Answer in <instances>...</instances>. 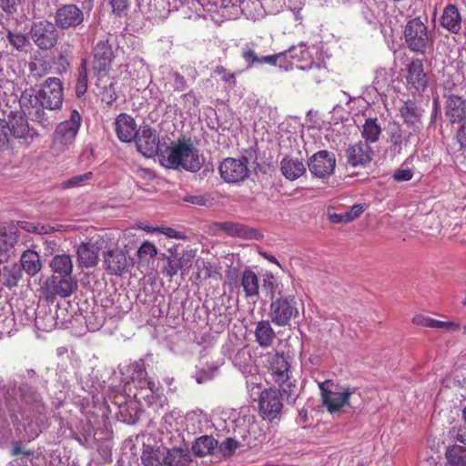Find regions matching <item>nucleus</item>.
<instances>
[{
  "label": "nucleus",
  "mask_w": 466,
  "mask_h": 466,
  "mask_svg": "<svg viewBox=\"0 0 466 466\" xmlns=\"http://www.w3.org/2000/svg\"><path fill=\"white\" fill-rule=\"evenodd\" d=\"M19 415L15 413L5 391L0 387V444L13 437V424L15 436L20 440L33 441L42 431L46 420V407L39 394L28 387L20 389Z\"/></svg>",
  "instance_id": "1"
},
{
  "label": "nucleus",
  "mask_w": 466,
  "mask_h": 466,
  "mask_svg": "<svg viewBox=\"0 0 466 466\" xmlns=\"http://www.w3.org/2000/svg\"><path fill=\"white\" fill-rule=\"evenodd\" d=\"M37 136L30 128L25 114L12 112L7 119H0V151L14 147L15 141L22 145H29Z\"/></svg>",
  "instance_id": "2"
},
{
  "label": "nucleus",
  "mask_w": 466,
  "mask_h": 466,
  "mask_svg": "<svg viewBox=\"0 0 466 466\" xmlns=\"http://www.w3.org/2000/svg\"><path fill=\"white\" fill-rule=\"evenodd\" d=\"M160 163L167 168L182 167L187 171L197 172L203 165V157L190 143L180 142L161 151Z\"/></svg>",
  "instance_id": "3"
},
{
  "label": "nucleus",
  "mask_w": 466,
  "mask_h": 466,
  "mask_svg": "<svg viewBox=\"0 0 466 466\" xmlns=\"http://www.w3.org/2000/svg\"><path fill=\"white\" fill-rule=\"evenodd\" d=\"M287 61L294 68L299 70H311L316 69L319 72L318 76L314 78L316 82H320L321 77L326 73L324 66L322 54L319 48L316 46H308L306 43L301 42L298 45L291 46L289 49L285 50Z\"/></svg>",
  "instance_id": "4"
},
{
  "label": "nucleus",
  "mask_w": 466,
  "mask_h": 466,
  "mask_svg": "<svg viewBox=\"0 0 466 466\" xmlns=\"http://www.w3.org/2000/svg\"><path fill=\"white\" fill-rule=\"evenodd\" d=\"M129 380L125 381L131 392V385L137 389L134 397L137 401H144L147 405L152 406L159 397L160 385L158 382L147 378L145 364L142 360L130 364L127 369Z\"/></svg>",
  "instance_id": "5"
},
{
  "label": "nucleus",
  "mask_w": 466,
  "mask_h": 466,
  "mask_svg": "<svg viewBox=\"0 0 466 466\" xmlns=\"http://www.w3.org/2000/svg\"><path fill=\"white\" fill-rule=\"evenodd\" d=\"M81 122V115L76 109H74L69 119L56 126L53 134V146L57 152H65L74 145Z\"/></svg>",
  "instance_id": "6"
},
{
  "label": "nucleus",
  "mask_w": 466,
  "mask_h": 466,
  "mask_svg": "<svg viewBox=\"0 0 466 466\" xmlns=\"http://www.w3.org/2000/svg\"><path fill=\"white\" fill-rule=\"evenodd\" d=\"M64 100L62 82L57 77L46 79L35 96V101L40 107L56 110L62 106Z\"/></svg>",
  "instance_id": "7"
},
{
  "label": "nucleus",
  "mask_w": 466,
  "mask_h": 466,
  "mask_svg": "<svg viewBox=\"0 0 466 466\" xmlns=\"http://www.w3.org/2000/svg\"><path fill=\"white\" fill-rule=\"evenodd\" d=\"M328 382L325 381L319 384V389L323 403L331 414L340 412L343 408L347 406L352 407L354 403H357L356 398L360 399V394L355 389L347 387L342 391H331L325 388Z\"/></svg>",
  "instance_id": "8"
},
{
  "label": "nucleus",
  "mask_w": 466,
  "mask_h": 466,
  "mask_svg": "<svg viewBox=\"0 0 466 466\" xmlns=\"http://www.w3.org/2000/svg\"><path fill=\"white\" fill-rule=\"evenodd\" d=\"M92 71L94 76L97 78L96 86L99 81L107 76L115 58V54L108 39L99 40L93 50Z\"/></svg>",
  "instance_id": "9"
},
{
  "label": "nucleus",
  "mask_w": 466,
  "mask_h": 466,
  "mask_svg": "<svg viewBox=\"0 0 466 466\" xmlns=\"http://www.w3.org/2000/svg\"><path fill=\"white\" fill-rule=\"evenodd\" d=\"M299 313L294 297H280L270 304L269 316L271 321L279 327L289 325L292 319L299 316Z\"/></svg>",
  "instance_id": "10"
},
{
  "label": "nucleus",
  "mask_w": 466,
  "mask_h": 466,
  "mask_svg": "<svg viewBox=\"0 0 466 466\" xmlns=\"http://www.w3.org/2000/svg\"><path fill=\"white\" fill-rule=\"evenodd\" d=\"M404 39L410 50L423 53L430 41L427 26L419 18L410 20L404 29Z\"/></svg>",
  "instance_id": "11"
},
{
  "label": "nucleus",
  "mask_w": 466,
  "mask_h": 466,
  "mask_svg": "<svg viewBox=\"0 0 466 466\" xmlns=\"http://www.w3.org/2000/svg\"><path fill=\"white\" fill-rule=\"evenodd\" d=\"M30 35L35 46L41 50H49L57 43L58 33L56 25L46 20L34 23Z\"/></svg>",
  "instance_id": "12"
},
{
  "label": "nucleus",
  "mask_w": 466,
  "mask_h": 466,
  "mask_svg": "<svg viewBox=\"0 0 466 466\" xmlns=\"http://www.w3.org/2000/svg\"><path fill=\"white\" fill-rule=\"evenodd\" d=\"M218 169L222 179L228 183L241 182L249 175L247 158L228 157L220 163Z\"/></svg>",
  "instance_id": "13"
},
{
  "label": "nucleus",
  "mask_w": 466,
  "mask_h": 466,
  "mask_svg": "<svg viewBox=\"0 0 466 466\" xmlns=\"http://www.w3.org/2000/svg\"><path fill=\"white\" fill-rule=\"evenodd\" d=\"M76 288V281L72 276H53L45 283L42 289L46 299H53L56 296L69 297Z\"/></svg>",
  "instance_id": "14"
},
{
  "label": "nucleus",
  "mask_w": 466,
  "mask_h": 466,
  "mask_svg": "<svg viewBox=\"0 0 466 466\" xmlns=\"http://www.w3.org/2000/svg\"><path fill=\"white\" fill-rule=\"evenodd\" d=\"M309 172L316 177L325 178L332 175L336 167L334 153L320 150L315 153L309 160Z\"/></svg>",
  "instance_id": "15"
},
{
  "label": "nucleus",
  "mask_w": 466,
  "mask_h": 466,
  "mask_svg": "<svg viewBox=\"0 0 466 466\" xmlns=\"http://www.w3.org/2000/svg\"><path fill=\"white\" fill-rule=\"evenodd\" d=\"M134 140L137 150L143 156L152 157L158 153L159 138L155 129L149 127H141Z\"/></svg>",
  "instance_id": "16"
},
{
  "label": "nucleus",
  "mask_w": 466,
  "mask_h": 466,
  "mask_svg": "<svg viewBox=\"0 0 466 466\" xmlns=\"http://www.w3.org/2000/svg\"><path fill=\"white\" fill-rule=\"evenodd\" d=\"M105 266L110 275L121 276L132 266V258L127 252L116 248L110 249L104 255Z\"/></svg>",
  "instance_id": "17"
},
{
  "label": "nucleus",
  "mask_w": 466,
  "mask_h": 466,
  "mask_svg": "<svg viewBox=\"0 0 466 466\" xmlns=\"http://www.w3.org/2000/svg\"><path fill=\"white\" fill-rule=\"evenodd\" d=\"M268 363L272 379L277 384L282 385L289 380L290 364L283 353H269Z\"/></svg>",
  "instance_id": "18"
},
{
  "label": "nucleus",
  "mask_w": 466,
  "mask_h": 466,
  "mask_svg": "<svg viewBox=\"0 0 466 466\" xmlns=\"http://www.w3.org/2000/svg\"><path fill=\"white\" fill-rule=\"evenodd\" d=\"M56 25L61 29L76 27L84 21V13L76 5H65L57 9Z\"/></svg>",
  "instance_id": "19"
},
{
  "label": "nucleus",
  "mask_w": 466,
  "mask_h": 466,
  "mask_svg": "<svg viewBox=\"0 0 466 466\" xmlns=\"http://www.w3.org/2000/svg\"><path fill=\"white\" fill-rule=\"evenodd\" d=\"M283 408L281 393L277 389L264 390L259 395V410L269 419H274Z\"/></svg>",
  "instance_id": "20"
},
{
  "label": "nucleus",
  "mask_w": 466,
  "mask_h": 466,
  "mask_svg": "<svg viewBox=\"0 0 466 466\" xmlns=\"http://www.w3.org/2000/svg\"><path fill=\"white\" fill-rule=\"evenodd\" d=\"M348 163L352 167H364L373 157V150L367 143L360 141L350 145L346 150Z\"/></svg>",
  "instance_id": "21"
},
{
  "label": "nucleus",
  "mask_w": 466,
  "mask_h": 466,
  "mask_svg": "<svg viewBox=\"0 0 466 466\" xmlns=\"http://www.w3.org/2000/svg\"><path fill=\"white\" fill-rule=\"evenodd\" d=\"M215 227L233 238H240L244 239H259L262 237L258 230L253 228H249L239 222H218L215 224Z\"/></svg>",
  "instance_id": "22"
},
{
  "label": "nucleus",
  "mask_w": 466,
  "mask_h": 466,
  "mask_svg": "<svg viewBox=\"0 0 466 466\" xmlns=\"http://www.w3.org/2000/svg\"><path fill=\"white\" fill-rule=\"evenodd\" d=\"M115 129L118 139L126 143L134 141L139 132L135 119L126 113L119 114L116 117Z\"/></svg>",
  "instance_id": "23"
},
{
  "label": "nucleus",
  "mask_w": 466,
  "mask_h": 466,
  "mask_svg": "<svg viewBox=\"0 0 466 466\" xmlns=\"http://www.w3.org/2000/svg\"><path fill=\"white\" fill-rule=\"evenodd\" d=\"M406 80L409 88L413 89L414 92H422L425 90L428 85V78L424 73L421 61L415 60L409 65Z\"/></svg>",
  "instance_id": "24"
},
{
  "label": "nucleus",
  "mask_w": 466,
  "mask_h": 466,
  "mask_svg": "<svg viewBox=\"0 0 466 466\" xmlns=\"http://www.w3.org/2000/svg\"><path fill=\"white\" fill-rule=\"evenodd\" d=\"M443 96L447 97L463 96L466 94V78L460 73L448 76L442 82Z\"/></svg>",
  "instance_id": "25"
},
{
  "label": "nucleus",
  "mask_w": 466,
  "mask_h": 466,
  "mask_svg": "<svg viewBox=\"0 0 466 466\" xmlns=\"http://www.w3.org/2000/svg\"><path fill=\"white\" fill-rule=\"evenodd\" d=\"M441 25L443 28L452 34H458L461 29V16L458 7L454 5H448L441 17Z\"/></svg>",
  "instance_id": "26"
},
{
  "label": "nucleus",
  "mask_w": 466,
  "mask_h": 466,
  "mask_svg": "<svg viewBox=\"0 0 466 466\" xmlns=\"http://www.w3.org/2000/svg\"><path fill=\"white\" fill-rule=\"evenodd\" d=\"M466 101L463 96L447 97L446 116L451 123H461L466 117Z\"/></svg>",
  "instance_id": "27"
},
{
  "label": "nucleus",
  "mask_w": 466,
  "mask_h": 466,
  "mask_svg": "<svg viewBox=\"0 0 466 466\" xmlns=\"http://www.w3.org/2000/svg\"><path fill=\"white\" fill-rule=\"evenodd\" d=\"M240 286L247 298H258L259 293V279L249 268H245L241 272Z\"/></svg>",
  "instance_id": "28"
},
{
  "label": "nucleus",
  "mask_w": 466,
  "mask_h": 466,
  "mask_svg": "<svg viewBox=\"0 0 466 466\" xmlns=\"http://www.w3.org/2000/svg\"><path fill=\"white\" fill-rule=\"evenodd\" d=\"M283 176L289 180H296L306 172L304 163L299 159L284 157L280 163Z\"/></svg>",
  "instance_id": "29"
},
{
  "label": "nucleus",
  "mask_w": 466,
  "mask_h": 466,
  "mask_svg": "<svg viewBox=\"0 0 466 466\" xmlns=\"http://www.w3.org/2000/svg\"><path fill=\"white\" fill-rule=\"evenodd\" d=\"M254 333L256 341L262 348H268L271 346L276 337L275 331L268 320H261L258 322Z\"/></svg>",
  "instance_id": "30"
},
{
  "label": "nucleus",
  "mask_w": 466,
  "mask_h": 466,
  "mask_svg": "<svg viewBox=\"0 0 466 466\" xmlns=\"http://www.w3.org/2000/svg\"><path fill=\"white\" fill-rule=\"evenodd\" d=\"M98 248L90 244H81L77 248L78 261L81 267L91 268L98 262Z\"/></svg>",
  "instance_id": "31"
},
{
  "label": "nucleus",
  "mask_w": 466,
  "mask_h": 466,
  "mask_svg": "<svg viewBox=\"0 0 466 466\" xmlns=\"http://www.w3.org/2000/svg\"><path fill=\"white\" fill-rule=\"evenodd\" d=\"M191 461V454L187 450L171 449L165 453L166 466H188Z\"/></svg>",
  "instance_id": "32"
},
{
  "label": "nucleus",
  "mask_w": 466,
  "mask_h": 466,
  "mask_svg": "<svg viewBox=\"0 0 466 466\" xmlns=\"http://www.w3.org/2000/svg\"><path fill=\"white\" fill-rule=\"evenodd\" d=\"M234 424L232 429L241 438H247L250 433V430L255 427L254 417L249 415H240V413L234 412V419L232 420Z\"/></svg>",
  "instance_id": "33"
},
{
  "label": "nucleus",
  "mask_w": 466,
  "mask_h": 466,
  "mask_svg": "<svg viewBox=\"0 0 466 466\" xmlns=\"http://www.w3.org/2000/svg\"><path fill=\"white\" fill-rule=\"evenodd\" d=\"M381 134V127L377 118L370 117L365 120L361 130V137L364 143H375L379 140Z\"/></svg>",
  "instance_id": "34"
},
{
  "label": "nucleus",
  "mask_w": 466,
  "mask_h": 466,
  "mask_svg": "<svg viewBox=\"0 0 466 466\" xmlns=\"http://www.w3.org/2000/svg\"><path fill=\"white\" fill-rule=\"evenodd\" d=\"M50 267L55 274H58L59 276H72L73 262L69 255L63 254L55 256L50 262Z\"/></svg>",
  "instance_id": "35"
},
{
  "label": "nucleus",
  "mask_w": 466,
  "mask_h": 466,
  "mask_svg": "<svg viewBox=\"0 0 466 466\" xmlns=\"http://www.w3.org/2000/svg\"><path fill=\"white\" fill-rule=\"evenodd\" d=\"M445 466H466V447L461 445H452L446 450Z\"/></svg>",
  "instance_id": "36"
},
{
  "label": "nucleus",
  "mask_w": 466,
  "mask_h": 466,
  "mask_svg": "<svg viewBox=\"0 0 466 466\" xmlns=\"http://www.w3.org/2000/svg\"><path fill=\"white\" fill-rule=\"evenodd\" d=\"M21 266L28 275H35L41 269L39 255L31 249L25 251L21 256Z\"/></svg>",
  "instance_id": "37"
},
{
  "label": "nucleus",
  "mask_w": 466,
  "mask_h": 466,
  "mask_svg": "<svg viewBox=\"0 0 466 466\" xmlns=\"http://www.w3.org/2000/svg\"><path fill=\"white\" fill-rule=\"evenodd\" d=\"M392 82V74L390 70L380 67L375 71L372 86L380 95H385Z\"/></svg>",
  "instance_id": "38"
},
{
  "label": "nucleus",
  "mask_w": 466,
  "mask_h": 466,
  "mask_svg": "<svg viewBox=\"0 0 466 466\" xmlns=\"http://www.w3.org/2000/svg\"><path fill=\"white\" fill-rule=\"evenodd\" d=\"M401 117L404 122L417 126L420 123L421 116V110L416 106V104L410 100L406 101L400 108Z\"/></svg>",
  "instance_id": "39"
},
{
  "label": "nucleus",
  "mask_w": 466,
  "mask_h": 466,
  "mask_svg": "<svg viewBox=\"0 0 466 466\" xmlns=\"http://www.w3.org/2000/svg\"><path fill=\"white\" fill-rule=\"evenodd\" d=\"M218 442L211 436H202L196 440L192 445V451L198 457H204L211 454Z\"/></svg>",
  "instance_id": "40"
},
{
  "label": "nucleus",
  "mask_w": 466,
  "mask_h": 466,
  "mask_svg": "<svg viewBox=\"0 0 466 466\" xmlns=\"http://www.w3.org/2000/svg\"><path fill=\"white\" fill-rule=\"evenodd\" d=\"M258 45L251 41L245 43L241 47V57L247 65V69H250L259 65L261 56L257 52Z\"/></svg>",
  "instance_id": "41"
},
{
  "label": "nucleus",
  "mask_w": 466,
  "mask_h": 466,
  "mask_svg": "<svg viewBox=\"0 0 466 466\" xmlns=\"http://www.w3.org/2000/svg\"><path fill=\"white\" fill-rule=\"evenodd\" d=\"M143 466H163L165 465V453L159 449L147 447L141 455Z\"/></svg>",
  "instance_id": "42"
},
{
  "label": "nucleus",
  "mask_w": 466,
  "mask_h": 466,
  "mask_svg": "<svg viewBox=\"0 0 466 466\" xmlns=\"http://www.w3.org/2000/svg\"><path fill=\"white\" fill-rule=\"evenodd\" d=\"M22 276L21 268L17 264L4 267L0 279L8 288L15 286Z\"/></svg>",
  "instance_id": "43"
},
{
  "label": "nucleus",
  "mask_w": 466,
  "mask_h": 466,
  "mask_svg": "<svg viewBox=\"0 0 466 466\" xmlns=\"http://www.w3.org/2000/svg\"><path fill=\"white\" fill-rule=\"evenodd\" d=\"M268 64L271 66H279L283 71L293 70V66L287 61L286 52H279L273 55L261 56L259 65Z\"/></svg>",
  "instance_id": "44"
},
{
  "label": "nucleus",
  "mask_w": 466,
  "mask_h": 466,
  "mask_svg": "<svg viewBox=\"0 0 466 466\" xmlns=\"http://www.w3.org/2000/svg\"><path fill=\"white\" fill-rule=\"evenodd\" d=\"M6 37L10 45L17 51H26L30 46L28 37L20 32L8 30Z\"/></svg>",
  "instance_id": "45"
},
{
  "label": "nucleus",
  "mask_w": 466,
  "mask_h": 466,
  "mask_svg": "<svg viewBox=\"0 0 466 466\" xmlns=\"http://www.w3.org/2000/svg\"><path fill=\"white\" fill-rule=\"evenodd\" d=\"M182 268V258L171 256L167 258V263L164 265L162 272L166 277L171 279Z\"/></svg>",
  "instance_id": "46"
},
{
  "label": "nucleus",
  "mask_w": 466,
  "mask_h": 466,
  "mask_svg": "<svg viewBox=\"0 0 466 466\" xmlns=\"http://www.w3.org/2000/svg\"><path fill=\"white\" fill-rule=\"evenodd\" d=\"M87 89V70L86 62L83 60L78 71V78L76 84V94L77 97L84 96Z\"/></svg>",
  "instance_id": "47"
},
{
  "label": "nucleus",
  "mask_w": 466,
  "mask_h": 466,
  "mask_svg": "<svg viewBox=\"0 0 466 466\" xmlns=\"http://www.w3.org/2000/svg\"><path fill=\"white\" fill-rule=\"evenodd\" d=\"M93 177L94 175L92 172H86L72 177L71 178L64 181L62 185L65 188L79 187L87 184L90 180L93 179Z\"/></svg>",
  "instance_id": "48"
},
{
  "label": "nucleus",
  "mask_w": 466,
  "mask_h": 466,
  "mask_svg": "<svg viewBox=\"0 0 466 466\" xmlns=\"http://www.w3.org/2000/svg\"><path fill=\"white\" fill-rule=\"evenodd\" d=\"M17 225L20 228L37 234H48L53 231V228L47 225H42L39 223H32L28 221H18Z\"/></svg>",
  "instance_id": "49"
},
{
  "label": "nucleus",
  "mask_w": 466,
  "mask_h": 466,
  "mask_svg": "<svg viewBox=\"0 0 466 466\" xmlns=\"http://www.w3.org/2000/svg\"><path fill=\"white\" fill-rule=\"evenodd\" d=\"M157 254V248L155 246V244L145 241L141 244V246L138 248L137 255L138 259L140 260V263L143 260H147L149 258H153Z\"/></svg>",
  "instance_id": "50"
},
{
  "label": "nucleus",
  "mask_w": 466,
  "mask_h": 466,
  "mask_svg": "<svg viewBox=\"0 0 466 466\" xmlns=\"http://www.w3.org/2000/svg\"><path fill=\"white\" fill-rule=\"evenodd\" d=\"M15 238L12 233H7L5 227L0 225V254L7 253L14 246Z\"/></svg>",
  "instance_id": "51"
},
{
  "label": "nucleus",
  "mask_w": 466,
  "mask_h": 466,
  "mask_svg": "<svg viewBox=\"0 0 466 466\" xmlns=\"http://www.w3.org/2000/svg\"><path fill=\"white\" fill-rule=\"evenodd\" d=\"M279 386L282 389V392L285 395L288 403H294L299 395V388L298 385L289 379L287 382Z\"/></svg>",
  "instance_id": "52"
},
{
  "label": "nucleus",
  "mask_w": 466,
  "mask_h": 466,
  "mask_svg": "<svg viewBox=\"0 0 466 466\" xmlns=\"http://www.w3.org/2000/svg\"><path fill=\"white\" fill-rule=\"evenodd\" d=\"M277 288V280L271 272H267L263 276L262 289L267 291L269 297L272 299L275 296Z\"/></svg>",
  "instance_id": "53"
},
{
  "label": "nucleus",
  "mask_w": 466,
  "mask_h": 466,
  "mask_svg": "<svg viewBox=\"0 0 466 466\" xmlns=\"http://www.w3.org/2000/svg\"><path fill=\"white\" fill-rule=\"evenodd\" d=\"M207 414L202 410H196L187 414L186 420L187 422L198 423L196 429H201V424L203 421H207Z\"/></svg>",
  "instance_id": "54"
},
{
  "label": "nucleus",
  "mask_w": 466,
  "mask_h": 466,
  "mask_svg": "<svg viewBox=\"0 0 466 466\" xmlns=\"http://www.w3.org/2000/svg\"><path fill=\"white\" fill-rule=\"evenodd\" d=\"M412 323L418 326L435 329L437 319H431L429 316L418 314L413 317Z\"/></svg>",
  "instance_id": "55"
},
{
  "label": "nucleus",
  "mask_w": 466,
  "mask_h": 466,
  "mask_svg": "<svg viewBox=\"0 0 466 466\" xmlns=\"http://www.w3.org/2000/svg\"><path fill=\"white\" fill-rule=\"evenodd\" d=\"M170 77L173 82V87L176 91L181 92L187 88V81L182 75L177 72H173L170 74Z\"/></svg>",
  "instance_id": "56"
},
{
  "label": "nucleus",
  "mask_w": 466,
  "mask_h": 466,
  "mask_svg": "<svg viewBox=\"0 0 466 466\" xmlns=\"http://www.w3.org/2000/svg\"><path fill=\"white\" fill-rule=\"evenodd\" d=\"M328 215H329V219L332 223L350 222L349 215L347 214V211L342 212V213H335V212H330V210H329Z\"/></svg>",
  "instance_id": "57"
},
{
  "label": "nucleus",
  "mask_w": 466,
  "mask_h": 466,
  "mask_svg": "<svg viewBox=\"0 0 466 466\" xmlns=\"http://www.w3.org/2000/svg\"><path fill=\"white\" fill-rule=\"evenodd\" d=\"M413 173L411 169L406 168V169H398L393 174V178L396 181L401 182V181H409L412 178Z\"/></svg>",
  "instance_id": "58"
},
{
  "label": "nucleus",
  "mask_w": 466,
  "mask_h": 466,
  "mask_svg": "<svg viewBox=\"0 0 466 466\" xmlns=\"http://www.w3.org/2000/svg\"><path fill=\"white\" fill-rule=\"evenodd\" d=\"M156 229L157 232L162 233L170 238L181 239L183 238L182 233L172 228L156 227Z\"/></svg>",
  "instance_id": "59"
},
{
  "label": "nucleus",
  "mask_w": 466,
  "mask_h": 466,
  "mask_svg": "<svg viewBox=\"0 0 466 466\" xmlns=\"http://www.w3.org/2000/svg\"><path fill=\"white\" fill-rule=\"evenodd\" d=\"M19 0H0V7L7 14H14Z\"/></svg>",
  "instance_id": "60"
},
{
  "label": "nucleus",
  "mask_w": 466,
  "mask_h": 466,
  "mask_svg": "<svg viewBox=\"0 0 466 466\" xmlns=\"http://www.w3.org/2000/svg\"><path fill=\"white\" fill-rule=\"evenodd\" d=\"M216 73L221 76V78L226 83L235 84L236 75L235 73H228L227 69L223 66H218L216 68Z\"/></svg>",
  "instance_id": "61"
},
{
  "label": "nucleus",
  "mask_w": 466,
  "mask_h": 466,
  "mask_svg": "<svg viewBox=\"0 0 466 466\" xmlns=\"http://www.w3.org/2000/svg\"><path fill=\"white\" fill-rule=\"evenodd\" d=\"M110 4L116 14H121L128 7V0H110Z\"/></svg>",
  "instance_id": "62"
},
{
  "label": "nucleus",
  "mask_w": 466,
  "mask_h": 466,
  "mask_svg": "<svg viewBox=\"0 0 466 466\" xmlns=\"http://www.w3.org/2000/svg\"><path fill=\"white\" fill-rule=\"evenodd\" d=\"M456 140L461 149L466 148V122L462 123L460 127L456 134Z\"/></svg>",
  "instance_id": "63"
},
{
  "label": "nucleus",
  "mask_w": 466,
  "mask_h": 466,
  "mask_svg": "<svg viewBox=\"0 0 466 466\" xmlns=\"http://www.w3.org/2000/svg\"><path fill=\"white\" fill-rule=\"evenodd\" d=\"M435 329H444L455 331V330H459L460 324L452 322V321H441V320L437 319Z\"/></svg>",
  "instance_id": "64"
}]
</instances>
